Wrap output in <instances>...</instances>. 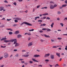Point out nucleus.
<instances>
[{"instance_id": "nucleus-2", "label": "nucleus", "mask_w": 67, "mask_h": 67, "mask_svg": "<svg viewBox=\"0 0 67 67\" xmlns=\"http://www.w3.org/2000/svg\"><path fill=\"white\" fill-rule=\"evenodd\" d=\"M9 41V42H14V44H15L16 43V39H14L10 40Z\"/></svg>"}, {"instance_id": "nucleus-31", "label": "nucleus", "mask_w": 67, "mask_h": 67, "mask_svg": "<svg viewBox=\"0 0 67 67\" xmlns=\"http://www.w3.org/2000/svg\"><path fill=\"white\" fill-rule=\"evenodd\" d=\"M6 46H1V48H5Z\"/></svg>"}, {"instance_id": "nucleus-8", "label": "nucleus", "mask_w": 67, "mask_h": 67, "mask_svg": "<svg viewBox=\"0 0 67 67\" xmlns=\"http://www.w3.org/2000/svg\"><path fill=\"white\" fill-rule=\"evenodd\" d=\"M16 44L15 46V47H17V46H19L20 45V44L18 43H16Z\"/></svg>"}, {"instance_id": "nucleus-16", "label": "nucleus", "mask_w": 67, "mask_h": 67, "mask_svg": "<svg viewBox=\"0 0 67 67\" xmlns=\"http://www.w3.org/2000/svg\"><path fill=\"white\" fill-rule=\"evenodd\" d=\"M29 56V55L28 54H26L25 55H23V56L24 57H28Z\"/></svg>"}, {"instance_id": "nucleus-61", "label": "nucleus", "mask_w": 67, "mask_h": 67, "mask_svg": "<svg viewBox=\"0 0 67 67\" xmlns=\"http://www.w3.org/2000/svg\"><path fill=\"white\" fill-rule=\"evenodd\" d=\"M35 11V9L34 8H33V10H32V12H34V11Z\"/></svg>"}, {"instance_id": "nucleus-39", "label": "nucleus", "mask_w": 67, "mask_h": 67, "mask_svg": "<svg viewBox=\"0 0 67 67\" xmlns=\"http://www.w3.org/2000/svg\"><path fill=\"white\" fill-rule=\"evenodd\" d=\"M59 66V65L58 64H56V65L55 66V67H56L57 66Z\"/></svg>"}, {"instance_id": "nucleus-32", "label": "nucleus", "mask_w": 67, "mask_h": 67, "mask_svg": "<svg viewBox=\"0 0 67 67\" xmlns=\"http://www.w3.org/2000/svg\"><path fill=\"white\" fill-rule=\"evenodd\" d=\"M15 56H16V57H19V54H17L15 55Z\"/></svg>"}, {"instance_id": "nucleus-28", "label": "nucleus", "mask_w": 67, "mask_h": 67, "mask_svg": "<svg viewBox=\"0 0 67 67\" xmlns=\"http://www.w3.org/2000/svg\"><path fill=\"white\" fill-rule=\"evenodd\" d=\"M9 34L10 35H11L13 34V33L12 32H9Z\"/></svg>"}, {"instance_id": "nucleus-21", "label": "nucleus", "mask_w": 67, "mask_h": 67, "mask_svg": "<svg viewBox=\"0 0 67 67\" xmlns=\"http://www.w3.org/2000/svg\"><path fill=\"white\" fill-rule=\"evenodd\" d=\"M46 30H47V32H49V31H51V30L50 29L46 28Z\"/></svg>"}, {"instance_id": "nucleus-58", "label": "nucleus", "mask_w": 67, "mask_h": 67, "mask_svg": "<svg viewBox=\"0 0 67 67\" xmlns=\"http://www.w3.org/2000/svg\"><path fill=\"white\" fill-rule=\"evenodd\" d=\"M24 60L23 59H19V60L22 61V60Z\"/></svg>"}, {"instance_id": "nucleus-38", "label": "nucleus", "mask_w": 67, "mask_h": 67, "mask_svg": "<svg viewBox=\"0 0 67 67\" xmlns=\"http://www.w3.org/2000/svg\"><path fill=\"white\" fill-rule=\"evenodd\" d=\"M28 35H31V34L30 33H28Z\"/></svg>"}, {"instance_id": "nucleus-62", "label": "nucleus", "mask_w": 67, "mask_h": 67, "mask_svg": "<svg viewBox=\"0 0 67 67\" xmlns=\"http://www.w3.org/2000/svg\"><path fill=\"white\" fill-rule=\"evenodd\" d=\"M67 20V17L65 18H64V20Z\"/></svg>"}, {"instance_id": "nucleus-3", "label": "nucleus", "mask_w": 67, "mask_h": 67, "mask_svg": "<svg viewBox=\"0 0 67 67\" xmlns=\"http://www.w3.org/2000/svg\"><path fill=\"white\" fill-rule=\"evenodd\" d=\"M9 57V54L7 53H5L4 54V57L5 58H7Z\"/></svg>"}, {"instance_id": "nucleus-19", "label": "nucleus", "mask_w": 67, "mask_h": 67, "mask_svg": "<svg viewBox=\"0 0 67 67\" xmlns=\"http://www.w3.org/2000/svg\"><path fill=\"white\" fill-rule=\"evenodd\" d=\"M46 16H45V17H44L43 18H41V20H44V19H46Z\"/></svg>"}, {"instance_id": "nucleus-53", "label": "nucleus", "mask_w": 67, "mask_h": 67, "mask_svg": "<svg viewBox=\"0 0 67 67\" xmlns=\"http://www.w3.org/2000/svg\"><path fill=\"white\" fill-rule=\"evenodd\" d=\"M46 19H47V20H50V18L48 17Z\"/></svg>"}, {"instance_id": "nucleus-55", "label": "nucleus", "mask_w": 67, "mask_h": 67, "mask_svg": "<svg viewBox=\"0 0 67 67\" xmlns=\"http://www.w3.org/2000/svg\"><path fill=\"white\" fill-rule=\"evenodd\" d=\"M7 21H10V20H11V19H7Z\"/></svg>"}, {"instance_id": "nucleus-35", "label": "nucleus", "mask_w": 67, "mask_h": 67, "mask_svg": "<svg viewBox=\"0 0 67 67\" xmlns=\"http://www.w3.org/2000/svg\"><path fill=\"white\" fill-rule=\"evenodd\" d=\"M29 62L30 63V64H33V61H29Z\"/></svg>"}, {"instance_id": "nucleus-30", "label": "nucleus", "mask_w": 67, "mask_h": 67, "mask_svg": "<svg viewBox=\"0 0 67 67\" xmlns=\"http://www.w3.org/2000/svg\"><path fill=\"white\" fill-rule=\"evenodd\" d=\"M50 3H51V4H54V2L52 1H51L50 2Z\"/></svg>"}, {"instance_id": "nucleus-12", "label": "nucleus", "mask_w": 67, "mask_h": 67, "mask_svg": "<svg viewBox=\"0 0 67 67\" xmlns=\"http://www.w3.org/2000/svg\"><path fill=\"white\" fill-rule=\"evenodd\" d=\"M7 40L6 36H5L4 38H3L1 40V41H3V40Z\"/></svg>"}, {"instance_id": "nucleus-17", "label": "nucleus", "mask_w": 67, "mask_h": 67, "mask_svg": "<svg viewBox=\"0 0 67 67\" xmlns=\"http://www.w3.org/2000/svg\"><path fill=\"white\" fill-rule=\"evenodd\" d=\"M42 15L44 16H45V15H48V13H45L43 14H42Z\"/></svg>"}, {"instance_id": "nucleus-57", "label": "nucleus", "mask_w": 67, "mask_h": 67, "mask_svg": "<svg viewBox=\"0 0 67 67\" xmlns=\"http://www.w3.org/2000/svg\"><path fill=\"white\" fill-rule=\"evenodd\" d=\"M18 1L19 2H22L23 1V0H18Z\"/></svg>"}, {"instance_id": "nucleus-24", "label": "nucleus", "mask_w": 67, "mask_h": 67, "mask_svg": "<svg viewBox=\"0 0 67 67\" xmlns=\"http://www.w3.org/2000/svg\"><path fill=\"white\" fill-rule=\"evenodd\" d=\"M62 6V7H66V6H67V4L63 5Z\"/></svg>"}, {"instance_id": "nucleus-1", "label": "nucleus", "mask_w": 67, "mask_h": 67, "mask_svg": "<svg viewBox=\"0 0 67 67\" xmlns=\"http://www.w3.org/2000/svg\"><path fill=\"white\" fill-rule=\"evenodd\" d=\"M23 24H25L26 25H29V26H32V24H30V23H29L27 22H23L21 24H20V25H22Z\"/></svg>"}, {"instance_id": "nucleus-34", "label": "nucleus", "mask_w": 67, "mask_h": 67, "mask_svg": "<svg viewBox=\"0 0 67 67\" xmlns=\"http://www.w3.org/2000/svg\"><path fill=\"white\" fill-rule=\"evenodd\" d=\"M60 25H61L62 26H64V24L62 23H60Z\"/></svg>"}, {"instance_id": "nucleus-10", "label": "nucleus", "mask_w": 67, "mask_h": 67, "mask_svg": "<svg viewBox=\"0 0 67 67\" xmlns=\"http://www.w3.org/2000/svg\"><path fill=\"white\" fill-rule=\"evenodd\" d=\"M51 58L52 59H54V55H51Z\"/></svg>"}, {"instance_id": "nucleus-46", "label": "nucleus", "mask_w": 67, "mask_h": 67, "mask_svg": "<svg viewBox=\"0 0 67 67\" xmlns=\"http://www.w3.org/2000/svg\"><path fill=\"white\" fill-rule=\"evenodd\" d=\"M25 12V13H27V12H28V10H26L25 12Z\"/></svg>"}, {"instance_id": "nucleus-37", "label": "nucleus", "mask_w": 67, "mask_h": 67, "mask_svg": "<svg viewBox=\"0 0 67 67\" xmlns=\"http://www.w3.org/2000/svg\"><path fill=\"white\" fill-rule=\"evenodd\" d=\"M16 25H18L17 24H14L13 25V26H15Z\"/></svg>"}, {"instance_id": "nucleus-29", "label": "nucleus", "mask_w": 67, "mask_h": 67, "mask_svg": "<svg viewBox=\"0 0 67 67\" xmlns=\"http://www.w3.org/2000/svg\"><path fill=\"white\" fill-rule=\"evenodd\" d=\"M53 6H54V8H55V7H57V4H54Z\"/></svg>"}, {"instance_id": "nucleus-63", "label": "nucleus", "mask_w": 67, "mask_h": 67, "mask_svg": "<svg viewBox=\"0 0 67 67\" xmlns=\"http://www.w3.org/2000/svg\"><path fill=\"white\" fill-rule=\"evenodd\" d=\"M21 63H24V61H21Z\"/></svg>"}, {"instance_id": "nucleus-52", "label": "nucleus", "mask_w": 67, "mask_h": 67, "mask_svg": "<svg viewBox=\"0 0 67 67\" xmlns=\"http://www.w3.org/2000/svg\"><path fill=\"white\" fill-rule=\"evenodd\" d=\"M18 51V50L17 49H15L14 50V52H16Z\"/></svg>"}, {"instance_id": "nucleus-59", "label": "nucleus", "mask_w": 67, "mask_h": 67, "mask_svg": "<svg viewBox=\"0 0 67 67\" xmlns=\"http://www.w3.org/2000/svg\"><path fill=\"white\" fill-rule=\"evenodd\" d=\"M43 30H41L40 31V33H42V32H43Z\"/></svg>"}, {"instance_id": "nucleus-18", "label": "nucleus", "mask_w": 67, "mask_h": 67, "mask_svg": "<svg viewBox=\"0 0 67 67\" xmlns=\"http://www.w3.org/2000/svg\"><path fill=\"white\" fill-rule=\"evenodd\" d=\"M3 10V7H0V11H2Z\"/></svg>"}, {"instance_id": "nucleus-49", "label": "nucleus", "mask_w": 67, "mask_h": 67, "mask_svg": "<svg viewBox=\"0 0 67 67\" xmlns=\"http://www.w3.org/2000/svg\"><path fill=\"white\" fill-rule=\"evenodd\" d=\"M4 26V25H2L0 26L1 27H3Z\"/></svg>"}, {"instance_id": "nucleus-13", "label": "nucleus", "mask_w": 67, "mask_h": 67, "mask_svg": "<svg viewBox=\"0 0 67 67\" xmlns=\"http://www.w3.org/2000/svg\"><path fill=\"white\" fill-rule=\"evenodd\" d=\"M32 60L34 62H38V61L36 60H35V59L33 58L32 59Z\"/></svg>"}, {"instance_id": "nucleus-22", "label": "nucleus", "mask_w": 67, "mask_h": 67, "mask_svg": "<svg viewBox=\"0 0 67 67\" xmlns=\"http://www.w3.org/2000/svg\"><path fill=\"white\" fill-rule=\"evenodd\" d=\"M4 42L5 43H8V42H10L9 40H5L4 41Z\"/></svg>"}, {"instance_id": "nucleus-26", "label": "nucleus", "mask_w": 67, "mask_h": 67, "mask_svg": "<svg viewBox=\"0 0 67 67\" xmlns=\"http://www.w3.org/2000/svg\"><path fill=\"white\" fill-rule=\"evenodd\" d=\"M40 18V17H35V20H37V19H38L39 18Z\"/></svg>"}, {"instance_id": "nucleus-45", "label": "nucleus", "mask_w": 67, "mask_h": 67, "mask_svg": "<svg viewBox=\"0 0 67 67\" xmlns=\"http://www.w3.org/2000/svg\"><path fill=\"white\" fill-rule=\"evenodd\" d=\"M22 52H26V51L25 50H23L22 51Z\"/></svg>"}, {"instance_id": "nucleus-56", "label": "nucleus", "mask_w": 67, "mask_h": 67, "mask_svg": "<svg viewBox=\"0 0 67 67\" xmlns=\"http://www.w3.org/2000/svg\"><path fill=\"white\" fill-rule=\"evenodd\" d=\"M57 20H60V19H59V18H57Z\"/></svg>"}, {"instance_id": "nucleus-42", "label": "nucleus", "mask_w": 67, "mask_h": 67, "mask_svg": "<svg viewBox=\"0 0 67 67\" xmlns=\"http://www.w3.org/2000/svg\"><path fill=\"white\" fill-rule=\"evenodd\" d=\"M34 30V29H32V30H29V31H33Z\"/></svg>"}, {"instance_id": "nucleus-54", "label": "nucleus", "mask_w": 67, "mask_h": 67, "mask_svg": "<svg viewBox=\"0 0 67 67\" xmlns=\"http://www.w3.org/2000/svg\"><path fill=\"white\" fill-rule=\"evenodd\" d=\"M4 2L5 3H8V1H4Z\"/></svg>"}, {"instance_id": "nucleus-40", "label": "nucleus", "mask_w": 67, "mask_h": 67, "mask_svg": "<svg viewBox=\"0 0 67 67\" xmlns=\"http://www.w3.org/2000/svg\"><path fill=\"white\" fill-rule=\"evenodd\" d=\"M58 40H60L62 39V38H58Z\"/></svg>"}, {"instance_id": "nucleus-4", "label": "nucleus", "mask_w": 67, "mask_h": 67, "mask_svg": "<svg viewBox=\"0 0 67 67\" xmlns=\"http://www.w3.org/2000/svg\"><path fill=\"white\" fill-rule=\"evenodd\" d=\"M50 8L51 9H54V5H53L52 4L50 5Z\"/></svg>"}, {"instance_id": "nucleus-27", "label": "nucleus", "mask_w": 67, "mask_h": 67, "mask_svg": "<svg viewBox=\"0 0 67 67\" xmlns=\"http://www.w3.org/2000/svg\"><path fill=\"white\" fill-rule=\"evenodd\" d=\"M45 62H49V60L48 59H46L45 60Z\"/></svg>"}, {"instance_id": "nucleus-14", "label": "nucleus", "mask_w": 67, "mask_h": 67, "mask_svg": "<svg viewBox=\"0 0 67 67\" xmlns=\"http://www.w3.org/2000/svg\"><path fill=\"white\" fill-rule=\"evenodd\" d=\"M56 55H57L59 57H60V53H56Z\"/></svg>"}, {"instance_id": "nucleus-41", "label": "nucleus", "mask_w": 67, "mask_h": 67, "mask_svg": "<svg viewBox=\"0 0 67 67\" xmlns=\"http://www.w3.org/2000/svg\"><path fill=\"white\" fill-rule=\"evenodd\" d=\"M53 48H57V47L56 46H53Z\"/></svg>"}, {"instance_id": "nucleus-9", "label": "nucleus", "mask_w": 67, "mask_h": 67, "mask_svg": "<svg viewBox=\"0 0 67 67\" xmlns=\"http://www.w3.org/2000/svg\"><path fill=\"white\" fill-rule=\"evenodd\" d=\"M34 57H41V56H40L39 55H37V54H36V55H34Z\"/></svg>"}, {"instance_id": "nucleus-36", "label": "nucleus", "mask_w": 67, "mask_h": 67, "mask_svg": "<svg viewBox=\"0 0 67 67\" xmlns=\"http://www.w3.org/2000/svg\"><path fill=\"white\" fill-rule=\"evenodd\" d=\"M15 22L16 23V22H18V21L17 20H14Z\"/></svg>"}, {"instance_id": "nucleus-50", "label": "nucleus", "mask_w": 67, "mask_h": 67, "mask_svg": "<svg viewBox=\"0 0 67 67\" xmlns=\"http://www.w3.org/2000/svg\"><path fill=\"white\" fill-rule=\"evenodd\" d=\"M43 65H38V67H40H40H42Z\"/></svg>"}, {"instance_id": "nucleus-43", "label": "nucleus", "mask_w": 67, "mask_h": 67, "mask_svg": "<svg viewBox=\"0 0 67 67\" xmlns=\"http://www.w3.org/2000/svg\"><path fill=\"white\" fill-rule=\"evenodd\" d=\"M13 4L15 5H16V2H15L13 3Z\"/></svg>"}, {"instance_id": "nucleus-48", "label": "nucleus", "mask_w": 67, "mask_h": 67, "mask_svg": "<svg viewBox=\"0 0 67 67\" xmlns=\"http://www.w3.org/2000/svg\"><path fill=\"white\" fill-rule=\"evenodd\" d=\"M31 40V38L30 37H29L28 38V41H30Z\"/></svg>"}, {"instance_id": "nucleus-25", "label": "nucleus", "mask_w": 67, "mask_h": 67, "mask_svg": "<svg viewBox=\"0 0 67 67\" xmlns=\"http://www.w3.org/2000/svg\"><path fill=\"white\" fill-rule=\"evenodd\" d=\"M61 14V12L59 11L57 12V14Z\"/></svg>"}, {"instance_id": "nucleus-44", "label": "nucleus", "mask_w": 67, "mask_h": 67, "mask_svg": "<svg viewBox=\"0 0 67 67\" xmlns=\"http://www.w3.org/2000/svg\"><path fill=\"white\" fill-rule=\"evenodd\" d=\"M42 30L45 31V30H46V28H43L42 29Z\"/></svg>"}, {"instance_id": "nucleus-51", "label": "nucleus", "mask_w": 67, "mask_h": 67, "mask_svg": "<svg viewBox=\"0 0 67 67\" xmlns=\"http://www.w3.org/2000/svg\"><path fill=\"white\" fill-rule=\"evenodd\" d=\"M51 40L52 42H54V41H55V40H54L51 39Z\"/></svg>"}, {"instance_id": "nucleus-47", "label": "nucleus", "mask_w": 67, "mask_h": 67, "mask_svg": "<svg viewBox=\"0 0 67 67\" xmlns=\"http://www.w3.org/2000/svg\"><path fill=\"white\" fill-rule=\"evenodd\" d=\"M38 22H42V20H38Z\"/></svg>"}, {"instance_id": "nucleus-11", "label": "nucleus", "mask_w": 67, "mask_h": 67, "mask_svg": "<svg viewBox=\"0 0 67 67\" xmlns=\"http://www.w3.org/2000/svg\"><path fill=\"white\" fill-rule=\"evenodd\" d=\"M15 19H16L17 20H21V18H15Z\"/></svg>"}, {"instance_id": "nucleus-15", "label": "nucleus", "mask_w": 67, "mask_h": 67, "mask_svg": "<svg viewBox=\"0 0 67 67\" xmlns=\"http://www.w3.org/2000/svg\"><path fill=\"white\" fill-rule=\"evenodd\" d=\"M44 36L46 37H48L49 38H50V37H51L49 36V35L47 36L45 34L44 35Z\"/></svg>"}, {"instance_id": "nucleus-6", "label": "nucleus", "mask_w": 67, "mask_h": 67, "mask_svg": "<svg viewBox=\"0 0 67 67\" xmlns=\"http://www.w3.org/2000/svg\"><path fill=\"white\" fill-rule=\"evenodd\" d=\"M33 45V43L32 42H30L28 44V46H32V45Z\"/></svg>"}, {"instance_id": "nucleus-33", "label": "nucleus", "mask_w": 67, "mask_h": 67, "mask_svg": "<svg viewBox=\"0 0 67 67\" xmlns=\"http://www.w3.org/2000/svg\"><path fill=\"white\" fill-rule=\"evenodd\" d=\"M40 6L41 5H38L37 6V9H38V8H39L40 7Z\"/></svg>"}, {"instance_id": "nucleus-20", "label": "nucleus", "mask_w": 67, "mask_h": 67, "mask_svg": "<svg viewBox=\"0 0 67 67\" xmlns=\"http://www.w3.org/2000/svg\"><path fill=\"white\" fill-rule=\"evenodd\" d=\"M19 31H15V34H19Z\"/></svg>"}, {"instance_id": "nucleus-7", "label": "nucleus", "mask_w": 67, "mask_h": 67, "mask_svg": "<svg viewBox=\"0 0 67 67\" xmlns=\"http://www.w3.org/2000/svg\"><path fill=\"white\" fill-rule=\"evenodd\" d=\"M49 56V54H46L44 55V57H47Z\"/></svg>"}, {"instance_id": "nucleus-60", "label": "nucleus", "mask_w": 67, "mask_h": 67, "mask_svg": "<svg viewBox=\"0 0 67 67\" xmlns=\"http://www.w3.org/2000/svg\"><path fill=\"white\" fill-rule=\"evenodd\" d=\"M65 3H66V4H67V0L66 1H65Z\"/></svg>"}, {"instance_id": "nucleus-64", "label": "nucleus", "mask_w": 67, "mask_h": 67, "mask_svg": "<svg viewBox=\"0 0 67 67\" xmlns=\"http://www.w3.org/2000/svg\"><path fill=\"white\" fill-rule=\"evenodd\" d=\"M4 66V65H2L1 66V67H3Z\"/></svg>"}, {"instance_id": "nucleus-5", "label": "nucleus", "mask_w": 67, "mask_h": 67, "mask_svg": "<svg viewBox=\"0 0 67 67\" xmlns=\"http://www.w3.org/2000/svg\"><path fill=\"white\" fill-rule=\"evenodd\" d=\"M22 37V36L21 35L19 34L17 35V38H20V37Z\"/></svg>"}, {"instance_id": "nucleus-23", "label": "nucleus", "mask_w": 67, "mask_h": 67, "mask_svg": "<svg viewBox=\"0 0 67 67\" xmlns=\"http://www.w3.org/2000/svg\"><path fill=\"white\" fill-rule=\"evenodd\" d=\"M54 23H52V24L51 25V26L52 28V27H53V25H54Z\"/></svg>"}]
</instances>
